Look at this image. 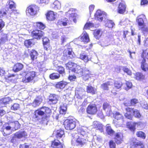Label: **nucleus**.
<instances>
[{
	"label": "nucleus",
	"instance_id": "obj_1",
	"mask_svg": "<svg viewBox=\"0 0 148 148\" xmlns=\"http://www.w3.org/2000/svg\"><path fill=\"white\" fill-rule=\"evenodd\" d=\"M85 132L82 131L80 134L78 135L76 133L73 136V134H72V138L71 140V144L73 145L82 147L83 146L86 145L88 140L85 139L84 134Z\"/></svg>",
	"mask_w": 148,
	"mask_h": 148
},
{
	"label": "nucleus",
	"instance_id": "obj_2",
	"mask_svg": "<svg viewBox=\"0 0 148 148\" xmlns=\"http://www.w3.org/2000/svg\"><path fill=\"white\" fill-rule=\"evenodd\" d=\"M51 111V110L49 108L46 107H42L35 112L34 117L37 119H39L46 114L50 113Z\"/></svg>",
	"mask_w": 148,
	"mask_h": 148
},
{
	"label": "nucleus",
	"instance_id": "obj_3",
	"mask_svg": "<svg viewBox=\"0 0 148 148\" xmlns=\"http://www.w3.org/2000/svg\"><path fill=\"white\" fill-rule=\"evenodd\" d=\"M73 72L77 74V75L80 77L83 75V74L90 73L89 70L86 67L82 68L79 66H77L75 69H72Z\"/></svg>",
	"mask_w": 148,
	"mask_h": 148
},
{
	"label": "nucleus",
	"instance_id": "obj_4",
	"mask_svg": "<svg viewBox=\"0 0 148 148\" xmlns=\"http://www.w3.org/2000/svg\"><path fill=\"white\" fill-rule=\"evenodd\" d=\"M64 125L66 129L72 130L76 127V121L75 119H67L64 122Z\"/></svg>",
	"mask_w": 148,
	"mask_h": 148
},
{
	"label": "nucleus",
	"instance_id": "obj_5",
	"mask_svg": "<svg viewBox=\"0 0 148 148\" xmlns=\"http://www.w3.org/2000/svg\"><path fill=\"white\" fill-rule=\"evenodd\" d=\"M95 18L100 21H105L107 18L106 14L100 10H97L95 14Z\"/></svg>",
	"mask_w": 148,
	"mask_h": 148
},
{
	"label": "nucleus",
	"instance_id": "obj_6",
	"mask_svg": "<svg viewBox=\"0 0 148 148\" xmlns=\"http://www.w3.org/2000/svg\"><path fill=\"white\" fill-rule=\"evenodd\" d=\"M147 21V19L144 14L140 15L136 18V22L138 24V27L144 26Z\"/></svg>",
	"mask_w": 148,
	"mask_h": 148
},
{
	"label": "nucleus",
	"instance_id": "obj_7",
	"mask_svg": "<svg viewBox=\"0 0 148 148\" xmlns=\"http://www.w3.org/2000/svg\"><path fill=\"white\" fill-rule=\"evenodd\" d=\"M36 76L35 72L34 71H29L27 72L25 78L23 79L24 82H30Z\"/></svg>",
	"mask_w": 148,
	"mask_h": 148
},
{
	"label": "nucleus",
	"instance_id": "obj_8",
	"mask_svg": "<svg viewBox=\"0 0 148 148\" xmlns=\"http://www.w3.org/2000/svg\"><path fill=\"white\" fill-rule=\"evenodd\" d=\"M36 5H31L28 6L26 10V13L27 15L33 16L37 13V10Z\"/></svg>",
	"mask_w": 148,
	"mask_h": 148
},
{
	"label": "nucleus",
	"instance_id": "obj_9",
	"mask_svg": "<svg viewBox=\"0 0 148 148\" xmlns=\"http://www.w3.org/2000/svg\"><path fill=\"white\" fill-rule=\"evenodd\" d=\"M75 94L77 95V97L79 99H82L85 96V92L82 88H77L75 90Z\"/></svg>",
	"mask_w": 148,
	"mask_h": 148
},
{
	"label": "nucleus",
	"instance_id": "obj_10",
	"mask_svg": "<svg viewBox=\"0 0 148 148\" xmlns=\"http://www.w3.org/2000/svg\"><path fill=\"white\" fill-rule=\"evenodd\" d=\"M112 39V36L109 38L108 37H106L100 41L98 42V44L103 47H106L108 46L109 44V42L110 40Z\"/></svg>",
	"mask_w": 148,
	"mask_h": 148
},
{
	"label": "nucleus",
	"instance_id": "obj_11",
	"mask_svg": "<svg viewBox=\"0 0 148 148\" xmlns=\"http://www.w3.org/2000/svg\"><path fill=\"white\" fill-rule=\"evenodd\" d=\"M44 33L41 30H36L33 31L32 32V35L35 38L40 39L43 36Z\"/></svg>",
	"mask_w": 148,
	"mask_h": 148
},
{
	"label": "nucleus",
	"instance_id": "obj_12",
	"mask_svg": "<svg viewBox=\"0 0 148 148\" xmlns=\"http://www.w3.org/2000/svg\"><path fill=\"white\" fill-rule=\"evenodd\" d=\"M97 108L95 104L90 105L88 106L87 110L86 112L89 114H94L97 112Z\"/></svg>",
	"mask_w": 148,
	"mask_h": 148
},
{
	"label": "nucleus",
	"instance_id": "obj_13",
	"mask_svg": "<svg viewBox=\"0 0 148 148\" xmlns=\"http://www.w3.org/2000/svg\"><path fill=\"white\" fill-rule=\"evenodd\" d=\"M111 106L107 103H104L103 105V109L106 112V114L108 116H110L112 114Z\"/></svg>",
	"mask_w": 148,
	"mask_h": 148
},
{
	"label": "nucleus",
	"instance_id": "obj_14",
	"mask_svg": "<svg viewBox=\"0 0 148 148\" xmlns=\"http://www.w3.org/2000/svg\"><path fill=\"white\" fill-rule=\"evenodd\" d=\"M59 98V96L56 94H51L49 96V101L53 104H55L57 103Z\"/></svg>",
	"mask_w": 148,
	"mask_h": 148
},
{
	"label": "nucleus",
	"instance_id": "obj_15",
	"mask_svg": "<svg viewBox=\"0 0 148 148\" xmlns=\"http://www.w3.org/2000/svg\"><path fill=\"white\" fill-rule=\"evenodd\" d=\"M125 109L126 112L125 114V116L128 119H131L133 115V109L127 107Z\"/></svg>",
	"mask_w": 148,
	"mask_h": 148
},
{
	"label": "nucleus",
	"instance_id": "obj_16",
	"mask_svg": "<svg viewBox=\"0 0 148 148\" xmlns=\"http://www.w3.org/2000/svg\"><path fill=\"white\" fill-rule=\"evenodd\" d=\"M51 147L52 148H63L62 144L57 139H55L52 141Z\"/></svg>",
	"mask_w": 148,
	"mask_h": 148
},
{
	"label": "nucleus",
	"instance_id": "obj_17",
	"mask_svg": "<svg viewBox=\"0 0 148 148\" xmlns=\"http://www.w3.org/2000/svg\"><path fill=\"white\" fill-rule=\"evenodd\" d=\"M123 138V134L121 133H117L115 135V141L117 144H120L122 142Z\"/></svg>",
	"mask_w": 148,
	"mask_h": 148
},
{
	"label": "nucleus",
	"instance_id": "obj_18",
	"mask_svg": "<svg viewBox=\"0 0 148 148\" xmlns=\"http://www.w3.org/2000/svg\"><path fill=\"white\" fill-rule=\"evenodd\" d=\"M126 6L123 2L120 3L118 9V12L119 13L122 14L124 13L126 10Z\"/></svg>",
	"mask_w": 148,
	"mask_h": 148
},
{
	"label": "nucleus",
	"instance_id": "obj_19",
	"mask_svg": "<svg viewBox=\"0 0 148 148\" xmlns=\"http://www.w3.org/2000/svg\"><path fill=\"white\" fill-rule=\"evenodd\" d=\"M81 40L84 43H87L89 41L90 39L88 35L86 32H84L80 38Z\"/></svg>",
	"mask_w": 148,
	"mask_h": 148
},
{
	"label": "nucleus",
	"instance_id": "obj_20",
	"mask_svg": "<svg viewBox=\"0 0 148 148\" xmlns=\"http://www.w3.org/2000/svg\"><path fill=\"white\" fill-rule=\"evenodd\" d=\"M23 67V65L21 63H17L14 66L13 70L15 72H18L22 70Z\"/></svg>",
	"mask_w": 148,
	"mask_h": 148
},
{
	"label": "nucleus",
	"instance_id": "obj_21",
	"mask_svg": "<svg viewBox=\"0 0 148 148\" xmlns=\"http://www.w3.org/2000/svg\"><path fill=\"white\" fill-rule=\"evenodd\" d=\"M86 90L88 93H90L92 95L95 94L97 91L96 89L91 85H88L86 86Z\"/></svg>",
	"mask_w": 148,
	"mask_h": 148
},
{
	"label": "nucleus",
	"instance_id": "obj_22",
	"mask_svg": "<svg viewBox=\"0 0 148 148\" xmlns=\"http://www.w3.org/2000/svg\"><path fill=\"white\" fill-rule=\"evenodd\" d=\"M11 128V126L9 125H7L5 124L3 126V130L2 132V133L4 136H6L10 134L8 133L6 131L10 130Z\"/></svg>",
	"mask_w": 148,
	"mask_h": 148
},
{
	"label": "nucleus",
	"instance_id": "obj_23",
	"mask_svg": "<svg viewBox=\"0 0 148 148\" xmlns=\"http://www.w3.org/2000/svg\"><path fill=\"white\" fill-rule=\"evenodd\" d=\"M14 135L18 139L23 137L27 136V134L25 131H19L14 134Z\"/></svg>",
	"mask_w": 148,
	"mask_h": 148
},
{
	"label": "nucleus",
	"instance_id": "obj_24",
	"mask_svg": "<svg viewBox=\"0 0 148 148\" xmlns=\"http://www.w3.org/2000/svg\"><path fill=\"white\" fill-rule=\"evenodd\" d=\"M42 100L41 97H37L36 98L32 103V106L34 107L38 106L41 103Z\"/></svg>",
	"mask_w": 148,
	"mask_h": 148
},
{
	"label": "nucleus",
	"instance_id": "obj_25",
	"mask_svg": "<svg viewBox=\"0 0 148 148\" xmlns=\"http://www.w3.org/2000/svg\"><path fill=\"white\" fill-rule=\"evenodd\" d=\"M2 36L0 39V46L5 43L8 40L7 35L3 33L0 32Z\"/></svg>",
	"mask_w": 148,
	"mask_h": 148
},
{
	"label": "nucleus",
	"instance_id": "obj_26",
	"mask_svg": "<svg viewBox=\"0 0 148 148\" xmlns=\"http://www.w3.org/2000/svg\"><path fill=\"white\" fill-rule=\"evenodd\" d=\"M113 114L115 119L117 120H120L121 122L123 121V116L119 112H114Z\"/></svg>",
	"mask_w": 148,
	"mask_h": 148
},
{
	"label": "nucleus",
	"instance_id": "obj_27",
	"mask_svg": "<svg viewBox=\"0 0 148 148\" xmlns=\"http://www.w3.org/2000/svg\"><path fill=\"white\" fill-rule=\"evenodd\" d=\"M93 125L95 128L98 129L101 132H103V125L99 122L95 121L93 122Z\"/></svg>",
	"mask_w": 148,
	"mask_h": 148
},
{
	"label": "nucleus",
	"instance_id": "obj_28",
	"mask_svg": "<svg viewBox=\"0 0 148 148\" xmlns=\"http://www.w3.org/2000/svg\"><path fill=\"white\" fill-rule=\"evenodd\" d=\"M112 84V82L110 81L108 82L101 84V87L103 90H108L109 89V86H111Z\"/></svg>",
	"mask_w": 148,
	"mask_h": 148
},
{
	"label": "nucleus",
	"instance_id": "obj_29",
	"mask_svg": "<svg viewBox=\"0 0 148 148\" xmlns=\"http://www.w3.org/2000/svg\"><path fill=\"white\" fill-rule=\"evenodd\" d=\"M51 7L55 10L60 9L61 8L60 3L58 0H56L51 4Z\"/></svg>",
	"mask_w": 148,
	"mask_h": 148
},
{
	"label": "nucleus",
	"instance_id": "obj_30",
	"mask_svg": "<svg viewBox=\"0 0 148 148\" xmlns=\"http://www.w3.org/2000/svg\"><path fill=\"white\" fill-rule=\"evenodd\" d=\"M47 19L49 20L53 21L55 19L54 12L52 11L49 12L46 15Z\"/></svg>",
	"mask_w": 148,
	"mask_h": 148
},
{
	"label": "nucleus",
	"instance_id": "obj_31",
	"mask_svg": "<svg viewBox=\"0 0 148 148\" xmlns=\"http://www.w3.org/2000/svg\"><path fill=\"white\" fill-rule=\"evenodd\" d=\"M34 44L33 39H29L25 40L24 42V45L25 46L29 48L31 47Z\"/></svg>",
	"mask_w": 148,
	"mask_h": 148
},
{
	"label": "nucleus",
	"instance_id": "obj_32",
	"mask_svg": "<svg viewBox=\"0 0 148 148\" xmlns=\"http://www.w3.org/2000/svg\"><path fill=\"white\" fill-rule=\"evenodd\" d=\"M67 84V83L66 82L61 81L56 84L55 87L57 88L62 89L64 88Z\"/></svg>",
	"mask_w": 148,
	"mask_h": 148
},
{
	"label": "nucleus",
	"instance_id": "obj_33",
	"mask_svg": "<svg viewBox=\"0 0 148 148\" xmlns=\"http://www.w3.org/2000/svg\"><path fill=\"white\" fill-rule=\"evenodd\" d=\"M93 34L95 37L96 39H98L100 37L102 31L100 29H97L94 31Z\"/></svg>",
	"mask_w": 148,
	"mask_h": 148
},
{
	"label": "nucleus",
	"instance_id": "obj_34",
	"mask_svg": "<svg viewBox=\"0 0 148 148\" xmlns=\"http://www.w3.org/2000/svg\"><path fill=\"white\" fill-rule=\"evenodd\" d=\"M65 65L67 68L69 69L70 70H71L72 72L73 71L72 69H75L77 66L76 64L71 62H69Z\"/></svg>",
	"mask_w": 148,
	"mask_h": 148
},
{
	"label": "nucleus",
	"instance_id": "obj_35",
	"mask_svg": "<svg viewBox=\"0 0 148 148\" xmlns=\"http://www.w3.org/2000/svg\"><path fill=\"white\" fill-rule=\"evenodd\" d=\"M79 58L84 61L85 62H87L90 60V59L88 58V56L84 53L80 54Z\"/></svg>",
	"mask_w": 148,
	"mask_h": 148
},
{
	"label": "nucleus",
	"instance_id": "obj_36",
	"mask_svg": "<svg viewBox=\"0 0 148 148\" xmlns=\"http://www.w3.org/2000/svg\"><path fill=\"white\" fill-rule=\"evenodd\" d=\"M6 1H7V6L8 5L10 9L14 10L15 7L14 3L10 0H6Z\"/></svg>",
	"mask_w": 148,
	"mask_h": 148
},
{
	"label": "nucleus",
	"instance_id": "obj_37",
	"mask_svg": "<svg viewBox=\"0 0 148 148\" xmlns=\"http://www.w3.org/2000/svg\"><path fill=\"white\" fill-rule=\"evenodd\" d=\"M60 113L62 114H65L67 109L66 104V103L61 104L60 105Z\"/></svg>",
	"mask_w": 148,
	"mask_h": 148
},
{
	"label": "nucleus",
	"instance_id": "obj_38",
	"mask_svg": "<svg viewBox=\"0 0 148 148\" xmlns=\"http://www.w3.org/2000/svg\"><path fill=\"white\" fill-rule=\"evenodd\" d=\"M145 60L143 58L141 62V67L143 70L146 71L148 70V65L147 64L145 63Z\"/></svg>",
	"mask_w": 148,
	"mask_h": 148
},
{
	"label": "nucleus",
	"instance_id": "obj_39",
	"mask_svg": "<svg viewBox=\"0 0 148 148\" xmlns=\"http://www.w3.org/2000/svg\"><path fill=\"white\" fill-rule=\"evenodd\" d=\"M30 55L31 59L33 60L37 58L38 53L35 50H32L31 51Z\"/></svg>",
	"mask_w": 148,
	"mask_h": 148
},
{
	"label": "nucleus",
	"instance_id": "obj_40",
	"mask_svg": "<svg viewBox=\"0 0 148 148\" xmlns=\"http://www.w3.org/2000/svg\"><path fill=\"white\" fill-rule=\"evenodd\" d=\"M56 133V137L57 139L62 138L64 134V131L61 130H57Z\"/></svg>",
	"mask_w": 148,
	"mask_h": 148
},
{
	"label": "nucleus",
	"instance_id": "obj_41",
	"mask_svg": "<svg viewBox=\"0 0 148 148\" xmlns=\"http://www.w3.org/2000/svg\"><path fill=\"white\" fill-rule=\"evenodd\" d=\"M58 23L59 25H62L63 26H66L70 24L69 21L66 18L62 21H59Z\"/></svg>",
	"mask_w": 148,
	"mask_h": 148
},
{
	"label": "nucleus",
	"instance_id": "obj_42",
	"mask_svg": "<svg viewBox=\"0 0 148 148\" xmlns=\"http://www.w3.org/2000/svg\"><path fill=\"white\" fill-rule=\"evenodd\" d=\"M106 131L108 134L110 136L113 135L114 133V131L112 130L111 127L108 125H106Z\"/></svg>",
	"mask_w": 148,
	"mask_h": 148
},
{
	"label": "nucleus",
	"instance_id": "obj_43",
	"mask_svg": "<svg viewBox=\"0 0 148 148\" xmlns=\"http://www.w3.org/2000/svg\"><path fill=\"white\" fill-rule=\"evenodd\" d=\"M34 25L37 28L41 29H44L45 27V26L41 22H37L34 23Z\"/></svg>",
	"mask_w": 148,
	"mask_h": 148
},
{
	"label": "nucleus",
	"instance_id": "obj_44",
	"mask_svg": "<svg viewBox=\"0 0 148 148\" xmlns=\"http://www.w3.org/2000/svg\"><path fill=\"white\" fill-rule=\"evenodd\" d=\"M11 99L9 97L3 98L1 99L0 103L1 105L4 104L5 105L8 103Z\"/></svg>",
	"mask_w": 148,
	"mask_h": 148
},
{
	"label": "nucleus",
	"instance_id": "obj_45",
	"mask_svg": "<svg viewBox=\"0 0 148 148\" xmlns=\"http://www.w3.org/2000/svg\"><path fill=\"white\" fill-rule=\"evenodd\" d=\"M138 28L144 34H146L148 33V28L146 27L145 25L143 26L138 27Z\"/></svg>",
	"mask_w": 148,
	"mask_h": 148
},
{
	"label": "nucleus",
	"instance_id": "obj_46",
	"mask_svg": "<svg viewBox=\"0 0 148 148\" xmlns=\"http://www.w3.org/2000/svg\"><path fill=\"white\" fill-rule=\"evenodd\" d=\"M122 85V83L120 81H115L114 82V86L116 89L121 88Z\"/></svg>",
	"mask_w": 148,
	"mask_h": 148
},
{
	"label": "nucleus",
	"instance_id": "obj_47",
	"mask_svg": "<svg viewBox=\"0 0 148 148\" xmlns=\"http://www.w3.org/2000/svg\"><path fill=\"white\" fill-rule=\"evenodd\" d=\"M133 115L135 117L138 118H140L141 116V114L139 111L137 109H134Z\"/></svg>",
	"mask_w": 148,
	"mask_h": 148
},
{
	"label": "nucleus",
	"instance_id": "obj_48",
	"mask_svg": "<svg viewBox=\"0 0 148 148\" xmlns=\"http://www.w3.org/2000/svg\"><path fill=\"white\" fill-rule=\"evenodd\" d=\"M138 102V101L136 99H132L130 101V103L127 104L125 102L124 103L125 106H130L131 105L133 106L135 105V104Z\"/></svg>",
	"mask_w": 148,
	"mask_h": 148
},
{
	"label": "nucleus",
	"instance_id": "obj_49",
	"mask_svg": "<svg viewBox=\"0 0 148 148\" xmlns=\"http://www.w3.org/2000/svg\"><path fill=\"white\" fill-rule=\"evenodd\" d=\"M135 78L137 80H139L143 79L144 77L141 73H136L135 75Z\"/></svg>",
	"mask_w": 148,
	"mask_h": 148
},
{
	"label": "nucleus",
	"instance_id": "obj_50",
	"mask_svg": "<svg viewBox=\"0 0 148 148\" xmlns=\"http://www.w3.org/2000/svg\"><path fill=\"white\" fill-rule=\"evenodd\" d=\"M66 52L68 53V55H69V57L71 58H72L74 57L73 55L74 53L73 52L72 49L68 48L66 50Z\"/></svg>",
	"mask_w": 148,
	"mask_h": 148
},
{
	"label": "nucleus",
	"instance_id": "obj_51",
	"mask_svg": "<svg viewBox=\"0 0 148 148\" xmlns=\"http://www.w3.org/2000/svg\"><path fill=\"white\" fill-rule=\"evenodd\" d=\"M114 23L112 21L108 20L105 25L109 28H112L114 25Z\"/></svg>",
	"mask_w": 148,
	"mask_h": 148
},
{
	"label": "nucleus",
	"instance_id": "obj_52",
	"mask_svg": "<svg viewBox=\"0 0 148 148\" xmlns=\"http://www.w3.org/2000/svg\"><path fill=\"white\" fill-rule=\"evenodd\" d=\"M60 77V75L59 74L55 73H53L50 74L49 76L50 78L52 79H58Z\"/></svg>",
	"mask_w": 148,
	"mask_h": 148
},
{
	"label": "nucleus",
	"instance_id": "obj_53",
	"mask_svg": "<svg viewBox=\"0 0 148 148\" xmlns=\"http://www.w3.org/2000/svg\"><path fill=\"white\" fill-rule=\"evenodd\" d=\"M94 27V24L91 23H87L85 25L84 28L85 29H89Z\"/></svg>",
	"mask_w": 148,
	"mask_h": 148
},
{
	"label": "nucleus",
	"instance_id": "obj_54",
	"mask_svg": "<svg viewBox=\"0 0 148 148\" xmlns=\"http://www.w3.org/2000/svg\"><path fill=\"white\" fill-rule=\"evenodd\" d=\"M136 135L137 136L143 139L145 138V133L141 131L137 132L136 133Z\"/></svg>",
	"mask_w": 148,
	"mask_h": 148
},
{
	"label": "nucleus",
	"instance_id": "obj_55",
	"mask_svg": "<svg viewBox=\"0 0 148 148\" xmlns=\"http://www.w3.org/2000/svg\"><path fill=\"white\" fill-rule=\"evenodd\" d=\"M18 140L14 135L11 139L10 142L14 145H16L18 143Z\"/></svg>",
	"mask_w": 148,
	"mask_h": 148
},
{
	"label": "nucleus",
	"instance_id": "obj_56",
	"mask_svg": "<svg viewBox=\"0 0 148 148\" xmlns=\"http://www.w3.org/2000/svg\"><path fill=\"white\" fill-rule=\"evenodd\" d=\"M128 127L132 131H134L135 129L136 124L135 123H131L130 125H128Z\"/></svg>",
	"mask_w": 148,
	"mask_h": 148
},
{
	"label": "nucleus",
	"instance_id": "obj_57",
	"mask_svg": "<svg viewBox=\"0 0 148 148\" xmlns=\"http://www.w3.org/2000/svg\"><path fill=\"white\" fill-rule=\"evenodd\" d=\"M19 108V106L18 103H14L11 107V109L14 110H18Z\"/></svg>",
	"mask_w": 148,
	"mask_h": 148
},
{
	"label": "nucleus",
	"instance_id": "obj_58",
	"mask_svg": "<svg viewBox=\"0 0 148 148\" xmlns=\"http://www.w3.org/2000/svg\"><path fill=\"white\" fill-rule=\"evenodd\" d=\"M58 71L59 72V73L60 74H62L64 72V68L62 66H58Z\"/></svg>",
	"mask_w": 148,
	"mask_h": 148
},
{
	"label": "nucleus",
	"instance_id": "obj_59",
	"mask_svg": "<svg viewBox=\"0 0 148 148\" xmlns=\"http://www.w3.org/2000/svg\"><path fill=\"white\" fill-rule=\"evenodd\" d=\"M12 124H13V125L14 126V128L15 130L18 129V128L20 127V125L18 121L12 123Z\"/></svg>",
	"mask_w": 148,
	"mask_h": 148
},
{
	"label": "nucleus",
	"instance_id": "obj_60",
	"mask_svg": "<svg viewBox=\"0 0 148 148\" xmlns=\"http://www.w3.org/2000/svg\"><path fill=\"white\" fill-rule=\"evenodd\" d=\"M109 145L110 148H115L116 147L115 143L112 140H111L109 142Z\"/></svg>",
	"mask_w": 148,
	"mask_h": 148
},
{
	"label": "nucleus",
	"instance_id": "obj_61",
	"mask_svg": "<svg viewBox=\"0 0 148 148\" xmlns=\"http://www.w3.org/2000/svg\"><path fill=\"white\" fill-rule=\"evenodd\" d=\"M123 70L124 72L126 73L128 75H131L132 73L131 72L128 68L124 67Z\"/></svg>",
	"mask_w": 148,
	"mask_h": 148
},
{
	"label": "nucleus",
	"instance_id": "obj_62",
	"mask_svg": "<svg viewBox=\"0 0 148 148\" xmlns=\"http://www.w3.org/2000/svg\"><path fill=\"white\" fill-rule=\"evenodd\" d=\"M74 12L75 11L74 9L73 8H71L66 13V16H69V15L75 13Z\"/></svg>",
	"mask_w": 148,
	"mask_h": 148
},
{
	"label": "nucleus",
	"instance_id": "obj_63",
	"mask_svg": "<svg viewBox=\"0 0 148 148\" xmlns=\"http://www.w3.org/2000/svg\"><path fill=\"white\" fill-rule=\"evenodd\" d=\"M85 107L82 106L80 109L79 110L78 112L80 114L83 113L85 111Z\"/></svg>",
	"mask_w": 148,
	"mask_h": 148
},
{
	"label": "nucleus",
	"instance_id": "obj_64",
	"mask_svg": "<svg viewBox=\"0 0 148 148\" xmlns=\"http://www.w3.org/2000/svg\"><path fill=\"white\" fill-rule=\"evenodd\" d=\"M90 73L83 74V75L82 76H83V79L84 80L86 81L87 80H88L89 79L90 77Z\"/></svg>",
	"mask_w": 148,
	"mask_h": 148
}]
</instances>
